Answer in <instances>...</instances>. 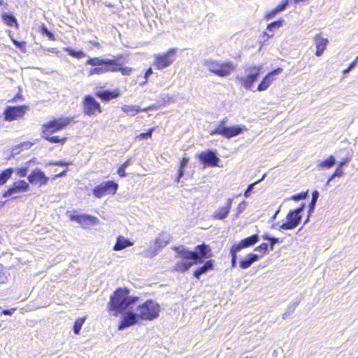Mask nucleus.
<instances>
[{"instance_id":"1","label":"nucleus","mask_w":358,"mask_h":358,"mask_svg":"<svg viewBox=\"0 0 358 358\" xmlns=\"http://www.w3.org/2000/svg\"><path fill=\"white\" fill-rule=\"evenodd\" d=\"M173 249L176 252V257L181 259L176 264L173 270L181 273L187 271L192 266L202 263L204 259L213 256L210 246L206 243L196 245L194 251L189 250L182 245L175 246Z\"/></svg>"},{"instance_id":"2","label":"nucleus","mask_w":358,"mask_h":358,"mask_svg":"<svg viewBox=\"0 0 358 358\" xmlns=\"http://www.w3.org/2000/svg\"><path fill=\"white\" fill-rule=\"evenodd\" d=\"M74 123L73 117H52L41 125V134L43 139L50 143L64 145L68 140L66 136L55 135Z\"/></svg>"},{"instance_id":"3","label":"nucleus","mask_w":358,"mask_h":358,"mask_svg":"<svg viewBox=\"0 0 358 358\" xmlns=\"http://www.w3.org/2000/svg\"><path fill=\"white\" fill-rule=\"evenodd\" d=\"M122 55H118L116 59H102L100 57H89L87 64L94 66L89 71V76L101 75L107 72H120L122 76H130L134 69L129 66H122L119 59Z\"/></svg>"},{"instance_id":"4","label":"nucleus","mask_w":358,"mask_h":358,"mask_svg":"<svg viewBox=\"0 0 358 358\" xmlns=\"http://www.w3.org/2000/svg\"><path fill=\"white\" fill-rule=\"evenodd\" d=\"M130 291L127 287L117 288L110 296L107 305V310L113 316L117 317L123 314L131 306L135 304L139 298L129 296Z\"/></svg>"},{"instance_id":"5","label":"nucleus","mask_w":358,"mask_h":358,"mask_svg":"<svg viewBox=\"0 0 358 358\" xmlns=\"http://www.w3.org/2000/svg\"><path fill=\"white\" fill-rule=\"evenodd\" d=\"M205 65L209 72L221 78L229 76L236 69V65L230 61L209 59Z\"/></svg>"},{"instance_id":"6","label":"nucleus","mask_w":358,"mask_h":358,"mask_svg":"<svg viewBox=\"0 0 358 358\" xmlns=\"http://www.w3.org/2000/svg\"><path fill=\"white\" fill-rule=\"evenodd\" d=\"M248 129L245 125L236 124L231 127L227 125V118H224L219 122L217 127L209 131L210 135H220L226 138H231L241 133L247 131Z\"/></svg>"},{"instance_id":"7","label":"nucleus","mask_w":358,"mask_h":358,"mask_svg":"<svg viewBox=\"0 0 358 358\" xmlns=\"http://www.w3.org/2000/svg\"><path fill=\"white\" fill-rule=\"evenodd\" d=\"M160 306L152 299H148L137 307L141 321H152L159 316Z\"/></svg>"},{"instance_id":"8","label":"nucleus","mask_w":358,"mask_h":358,"mask_svg":"<svg viewBox=\"0 0 358 358\" xmlns=\"http://www.w3.org/2000/svg\"><path fill=\"white\" fill-rule=\"evenodd\" d=\"M83 113L87 116L96 115L103 112L101 103L91 94L85 95L82 101Z\"/></svg>"},{"instance_id":"9","label":"nucleus","mask_w":358,"mask_h":358,"mask_svg":"<svg viewBox=\"0 0 358 358\" xmlns=\"http://www.w3.org/2000/svg\"><path fill=\"white\" fill-rule=\"evenodd\" d=\"M176 50L170 48L162 54L155 55L154 65L157 69L162 70L169 67L176 59Z\"/></svg>"},{"instance_id":"10","label":"nucleus","mask_w":358,"mask_h":358,"mask_svg":"<svg viewBox=\"0 0 358 358\" xmlns=\"http://www.w3.org/2000/svg\"><path fill=\"white\" fill-rule=\"evenodd\" d=\"M305 204L302 203L300 207L294 210L289 211L287 216V221L280 227V229L291 230L295 229L301 222V216L300 213L304 209Z\"/></svg>"},{"instance_id":"11","label":"nucleus","mask_w":358,"mask_h":358,"mask_svg":"<svg viewBox=\"0 0 358 358\" xmlns=\"http://www.w3.org/2000/svg\"><path fill=\"white\" fill-rule=\"evenodd\" d=\"M247 71V75L239 78L238 80L244 88L250 90L255 82L261 75L262 66L260 65L251 66Z\"/></svg>"},{"instance_id":"12","label":"nucleus","mask_w":358,"mask_h":358,"mask_svg":"<svg viewBox=\"0 0 358 358\" xmlns=\"http://www.w3.org/2000/svg\"><path fill=\"white\" fill-rule=\"evenodd\" d=\"M118 184L117 182L113 180H108L96 186L93 189L92 193L96 198L100 199L108 194H116Z\"/></svg>"},{"instance_id":"13","label":"nucleus","mask_w":358,"mask_h":358,"mask_svg":"<svg viewBox=\"0 0 358 358\" xmlns=\"http://www.w3.org/2000/svg\"><path fill=\"white\" fill-rule=\"evenodd\" d=\"M27 110L28 106L26 105L6 106L3 111L4 120L11 122L20 119L24 117Z\"/></svg>"},{"instance_id":"14","label":"nucleus","mask_w":358,"mask_h":358,"mask_svg":"<svg viewBox=\"0 0 358 358\" xmlns=\"http://www.w3.org/2000/svg\"><path fill=\"white\" fill-rule=\"evenodd\" d=\"M69 219L71 221L76 222L84 229L89 228L92 225L98 224L99 222V220L96 217L85 214L70 215Z\"/></svg>"},{"instance_id":"15","label":"nucleus","mask_w":358,"mask_h":358,"mask_svg":"<svg viewBox=\"0 0 358 358\" xmlns=\"http://www.w3.org/2000/svg\"><path fill=\"white\" fill-rule=\"evenodd\" d=\"M120 322L118 324L117 329L123 330L129 327L134 326L137 324L139 321H141L140 317L138 316V313L132 311H128L122 314Z\"/></svg>"},{"instance_id":"16","label":"nucleus","mask_w":358,"mask_h":358,"mask_svg":"<svg viewBox=\"0 0 358 358\" xmlns=\"http://www.w3.org/2000/svg\"><path fill=\"white\" fill-rule=\"evenodd\" d=\"M29 182L38 186L45 185L48 183L50 178L40 169H34L27 178Z\"/></svg>"},{"instance_id":"17","label":"nucleus","mask_w":358,"mask_h":358,"mask_svg":"<svg viewBox=\"0 0 358 358\" xmlns=\"http://www.w3.org/2000/svg\"><path fill=\"white\" fill-rule=\"evenodd\" d=\"M199 159L204 168L217 166L220 161L215 153L211 150L202 152L199 155Z\"/></svg>"},{"instance_id":"18","label":"nucleus","mask_w":358,"mask_h":358,"mask_svg":"<svg viewBox=\"0 0 358 358\" xmlns=\"http://www.w3.org/2000/svg\"><path fill=\"white\" fill-rule=\"evenodd\" d=\"M282 72V69L278 67L275 69L268 73L262 80L260 83L258 85L257 90L262 92L266 90L272 83L275 80V76L280 74Z\"/></svg>"},{"instance_id":"19","label":"nucleus","mask_w":358,"mask_h":358,"mask_svg":"<svg viewBox=\"0 0 358 358\" xmlns=\"http://www.w3.org/2000/svg\"><path fill=\"white\" fill-rule=\"evenodd\" d=\"M29 189V184L24 180H18L10 187L6 191H5L2 196L4 198H7L13 196L14 194L18 192H27Z\"/></svg>"},{"instance_id":"20","label":"nucleus","mask_w":358,"mask_h":358,"mask_svg":"<svg viewBox=\"0 0 358 358\" xmlns=\"http://www.w3.org/2000/svg\"><path fill=\"white\" fill-rule=\"evenodd\" d=\"M233 199L229 198L224 205L213 213L211 217L213 220H224L228 217L233 203Z\"/></svg>"},{"instance_id":"21","label":"nucleus","mask_w":358,"mask_h":358,"mask_svg":"<svg viewBox=\"0 0 358 358\" xmlns=\"http://www.w3.org/2000/svg\"><path fill=\"white\" fill-rule=\"evenodd\" d=\"M95 95L103 102H108L110 100L115 99L121 95L119 89H114L113 90H99L94 92Z\"/></svg>"},{"instance_id":"22","label":"nucleus","mask_w":358,"mask_h":358,"mask_svg":"<svg viewBox=\"0 0 358 358\" xmlns=\"http://www.w3.org/2000/svg\"><path fill=\"white\" fill-rule=\"evenodd\" d=\"M314 42L316 48L315 54L317 57H320L325 51L329 43V40L327 38H324L321 34H317L314 37Z\"/></svg>"},{"instance_id":"23","label":"nucleus","mask_w":358,"mask_h":358,"mask_svg":"<svg viewBox=\"0 0 358 358\" xmlns=\"http://www.w3.org/2000/svg\"><path fill=\"white\" fill-rule=\"evenodd\" d=\"M259 240V236L257 234H254L241 240L238 243L234 244L232 247L240 251L242 249L254 245Z\"/></svg>"},{"instance_id":"24","label":"nucleus","mask_w":358,"mask_h":358,"mask_svg":"<svg viewBox=\"0 0 358 358\" xmlns=\"http://www.w3.org/2000/svg\"><path fill=\"white\" fill-rule=\"evenodd\" d=\"M154 108V106H150L147 108H141L139 106H134V105H124L122 107V110L127 115L129 116H135L138 113H139L140 112H142V111H148V110H152Z\"/></svg>"},{"instance_id":"25","label":"nucleus","mask_w":358,"mask_h":358,"mask_svg":"<svg viewBox=\"0 0 358 358\" xmlns=\"http://www.w3.org/2000/svg\"><path fill=\"white\" fill-rule=\"evenodd\" d=\"M215 268L214 261L213 259L207 260L203 265L196 268L194 272L193 275L194 278L199 279L200 276L209 271H213Z\"/></svg>"},{"instance_id":"26","label":"nucleus","mask_w":358,"mask_h":358,"mask_svg":"<svg viewBox=\"0 0 358 358\" xmlns=\"http://www.w3.org/2000/svg\"><path fill=\"white\" fill-rule=\"evenodd\" d=\"M288 4L289 0H283L280 4L275 6L274 8L266 13L265 15H264V19L265 20H268L274 17L278 13L285 10Z\"/></svg>"},{"instance_id":"27","label":"nucleus","mask_w":358,"mask_h":358,"mask_svg":"<svg viewBox=\"0 0 358 358\" xmlns=\"http://www.w3.org/2000/svg\"><path fill=\"white\" fill-rule=\"evenodd\" d=\"M258 259L259 257L257 255L254 253H250L248 255H246L244 259L240 261L239 266L242 269H246Z\"/></svg>"},{"instance_id":"28","label":"nucleus","mask_w":358,"mask_h":358,"mask_svg":"<svg viewBox=\"0 0 358 358\" xmlns=\"http://www.w3.org/2000/svg\"><path fill=\"white\" fill-rule=\"evenodd\" d=\"M132 245H133V243L131 242H130L129 240L120 236L117 237L116 243L113 246V250L115 251H120V250H124L127 247L131 246Z\"/></svg>"},{"instance_id":"29","label":"nucleus","mask_w":358,"mask_h":358,"mask_svg":"<svg viewBox=\"0 0 358 358\" xmlns=\"http://www.w3.org/2000/svg\"><path fill=\"white\" fill-rule=\"evenodd\" d=\"M1 18L7 26L15 27V29L19 28V24L17 19L12 14L3 13L1 15Z\"/></svg>"},{"instance_id":"30","label":"nucleus","mask_w":358,"mask_h":358,"mask_svg":"<svg viewBox=\"0 0 358 358\" xmlns=\"http://www.w3.org/2000/svg\"><path fill=\"white\" fill-rule=\"evenodd\" d=\"M187 162H188V157H187V155H185L180 162L179 168H178V173H177V178H178L177 180L178 181H179L182 177H183L184 173H185V169L187 164Z\"/></svg>"},{"instance_id":"31","label":"nucleus","mask_w":358,"mask_h":358,"mask_svg":"<svg viewBox=\"0 0 358 358\" xmlns=\"http://www.w3.org/2000/svg\"><path fill=\"white\" fill-rule=\"evenodd\" d=\"M336 164V159L334 156L331 155L327 159L322 161L317 165L318 168L320 169H330Z\"/></svg>"},{"instance_id":"32","label":"nucleus","mask_w":358,"mask_h":358,"mask_svg":"<svg viewBox=\"0 0 358 358\" xmlns=\"http://www.w3.org/2000/svg\"><path fill=\"white\" fill-rule=\"evenodd\" d=\"M13 169L8 168L0 173V186L4 185L12 176Z\"/></svg>"},{"instance_id":"33","label":"nucleus","mask_w":358,"mask_h":358,"mask_svg":"<svg viewBox=\"0 0 358 358\" xmlns=\"http://www.w3.org/2000/svg\"><path fill=\"white\" fill-rule=\"evenodd\" d=\"M64 50L70 56L77 58V59H81L85 56V54L82 50H75L69 47L65 48Z\"/></svg>"},{"instance_id":"34","label":"nucleus","mask_w":358,"mask_h":358,"mask_svg":"<svg viewBox=\"0 0 358 358\" xmlns=\"http://www.w3.org/2000/svg\"><path fill=\"white\" fill-rule=\"evenodd\" d=\"M85 321V317H79L76 320L73 327V332L76 334H79Z\"/></svg>"},{"instance_id":"35","label":"nucleus","mask_w":358,"mask_h":358,"mask_svg":"<svg viewBox=\"0 0 358 358\" xmlns=\"http://www.w3.org/2000/svg\"><path fill=\"white\" fill-rule=\"evenodd\" d=\"M262 238L264 240H266V241H269V249L271 250H273L274 245L276 243H278L282 241H280L278 238L269 237V236L268 234H264L262 236Z\"/></svg>"},{"instance_id":"36","label":"nucleus","mask_w":358,"mask_h":358,"mask_svg":"<svg viewBox=\"0 0 358 358\" xmlns=\"http://www.w3.org/2000/svg\"><path fill=\"white\" fill-rule=\"evenodd\" d=\"M39 31L41 33V34L47 36L48 38H49V40H50V41L55 40L54 34L47 29V27H45V25L44 24H43L40 26Z\"/></svg>"},{"instance_id":"37","label":"nucleus","mask_w":358,"mask_h":358,"mask_svg":"<svg viewBox=\"0 0 358 358\" xmlns=\"http://www.w3.org/2000/svg\"><path fill=\"white\" fill-rule=\"evenodd\" d=\"M13 43L18 48L23 52H26L27 43L24 41H19L13 38H11Z\"/></svg>"},{"instance_id":"38","label":"nucleus","mask_w":358,"mask_h":358,"mask_svg":"<svg viewBox=\"0 0 358 358\" xmlns=\"http://www.w3.org/2000/svg\"><path fill=\"white\" fill-rule=\"evenodd\" d=\"M238 251L233 248L232 246L230 248V255L231 257V266L232 268H235L236 266V260H237V255L236 253Z\"/></svg>"},{"instance_id":"39","label":"nucleus","mask_w":358,"mask_h":358,"mask_svg":"<svg viewBox=\"0 0 358 358\" xmlns=\"http://www.w3.org/2000/svg\"><path fill=\"white\" fill-rule=\"evenodd\" d=\"M343 167H341L338 166V167L336 169L334 173L330 176L327 181V184L329 183L330 181H331L334 178L336 177H342L344 175V173L343 171Z\"/></svg>"},{"instance_id":"40","label":"nucleus","mask_w":358,"mask_h":358,"mask_svg":"<svg viewBox=\"0 0 358 358\" xmlns=\"http://www.w3.org/2000/svg\"><path fill=\"white\" fill-rule=\"evenodd\" d=\"M282 25V20H278L274 22H272L267 24L266 29L268 31H273L275 28H279Z\"/></svg>"},{"instance_id":"41","label":"nucleus","mask_w":358,"mask_h":358,"mask_svg":"<svg viewBox=\"0 0 358 358\" xmlns=\"http://www.w3.org/2000/svg\"><path fill=\"white\" fill-rule=\"evenodd\" d=\"M247 206H248L247 201H243L240 202L236 208V216L238 217L241 213H242L246 208Z\"/></svg>"},{"instance_id":"42","label":"nucleus","mask_w":358,"mask_h":358,"mask_svg":"<svg viewBox=\"0 0 358 358\" xmlns=\"http://www.w3.org/2000/svg\"><path fill=\"white\" fill-rule=\"evenodd\" d=\"M153 131H154V128H150L146 132L139 134L138 135L137 138L140 140L145 139V138H150L152 137Z\"/></svg>"},{"instance_id":"43","label":"nucleus","mask_w":358,"mask_h":358,"mask_svg":"<svg viewBox=\"0 0 358 358\" xmlns=\"http://www.w3.org/2000/svg\"><path fill=\"white\" fill-rule=\"evenodd\" d=\"M268 248H269V244H267L266 243H262L259 246L255 248V250L260 251L262 252V255H265L267 253Z\"/></svg>"},{"instance_id":"44","label":"nucleus","mask_w":358,"mask_h":358,"mask_svg":"<svg viewBox=\"0 0 358 358\" xmlns=\"http://www.w3.org/2000/svg\"><path fill=\"white\" fill-rule=\"evenodd\" d=\"M28 170H29V169L27 166H22V167L18 168L16 170V174L20 178L25 177L28 173Z\"/></svg>"},{"instance_id":"45","label":"nucleus","mask_w":358,"mask_h":358,"mask_svg":"<svg viewBox=\"0 0 358 358\" xmlns=\"http://www.w3.org/2000/svg\"><path fill=\"white\" fill-rule=\"evenodd\" d=\"M308 190L303 192H301V193L295 194V195H293L292 199L294 201H299L301 199H306L308 196Z\"/></svg>"},{"instance_id":"46","label":"nucleus","mask_w":358,"mask_h":358,"mask_svg":"<svg viewBox=\"0 0 358 358\" xmlns=\"http://www.w3.org/2000/svg\"><path fill=\"white\" fill-rule=\"evenodd\" d=\"M125 169H126V168H124V167H123L122 166H120L118 168V169L117 171V174H118V176L120 177L123 178V177L126 176L127 174H126V172H125Z\"/></svg>"},{"instance_id":"47","label":"nucleus","mask_w":358,"mask_h":358,"mask_svg":"<svg viewBox=\"0 0 358 358\" xmlns=\"http://www.w3.org/2000/svg\"><path fill=\"white\" fill-rule=\"evenodd\" d=\"M16 309H17L16 308H13L9 310L5 309V310H2L1 314L5 315H11L16 310Z\"/></svg>"},{"instance_id":"48","label":"nucleus","mask_w":358,"mask_h":358,"mask_svg":"<svg viewBox=\"0 0 358 358\" xmlns=\"http://www.w3.org/2000/svg\"><path fill=\"white\" fill-rule=\"evenodd\" d=\"M351 161L350 157H346L343 158L338 164V166L343 167L346 164L349 163Z\"/></svg>"},{"instance_id":"49","label":"nucleus","mask_w":358,"mask_h":358,"mask_svg":"<svg viewBox=\"0 0 358 358\" xmlns=\"http://www.w3.org/2000/svg\"><path fill=\"white\" fill-rule=\"evenodd\" d=\"M23 96L21 94V93L18 92L15 94V96L9 100V102H16L17 100H22Z\"/></svg>"},{"instance_id":"50","label":"nucleus","mask_w":358,"mask_h":358,"mask_svg":"<svg viewBox=\"0 0 358 358\" xmlns=\"http://www.w3.org/2000/svg\"><path fill=\"white\" fill-rule=\"evenodd\" d=\"M253 186H254V184H250V185H248L246 191L244 193L245 197H248L249 196L250 192L252 191V189L253 188Z\"/></svg>"},{"instance_id":"51","label":"nucleus","mask_w":358,"mask_h":358,"mask_svg":"<svg viewBox=\"0 0 358 358\" xmlns=\"http://www.w3.org/2000/svg\"><path fill=\"white\" fill-rule=\"evenodd\" d=\"M152 69L151 68H148L145 73V81L144 83H147L148 78L152 74Z\"/></svg>"},{"instance_id":"52","label":"nucleus","mask_w":358,"mask_h":358,"mask_svg":"<svg viewBox=\"0 0 358 358\" xmlns=\"http://www.w3.org/2000/svg\"><path fill=\"white\" fill-rule=\"evenodd\" d=\"M66 173V170H64V171L56 174L54 177H52V180H55L58 178L65 176Z\"/></svg>"},{"instance_id":"53","label":"nucleus","mask_w":358,"mask_h":358,"mask_svg":"<svg viewBox=\"0 0 358 358\" xmlns=\"http://www.w3.org/2000/svg\"><path fill=\"white\" fill-rule=\"evenodd\" d=\"M355 64H356L355 61L351 62L350 64L349 65V66L343 71V73H348V71H350L352 68L355 67Z\"/></svg>"},{"instance_id":"54","label":"nucleus","mask_w":358,"mask_h":358,"mask_svg":"<svg viewBox=\"0 0 358 358\" xmlns=\"http://www.w3.org/2000/svg\"><path fill=\"white\" fill-rule=\"evenodd\" d=\"M319 196V193L317 190H315L312 194V201H317V198Z\"/></svg>"},{"instance_id":"55","label":"nucleus","mask_w":358,"mask_h":358,"mask_svg":"<svg viewBox=\"0 0 358 358\" xmlns=\"http://www.w3.org/2000/svg\"><path fill=\"white\" fill-rule=\"evenodd\" d=\"M130 163H131V160L130 159H127L121 166L124 167V168H127L130 164Z\"/></svg>"},{"instance_id":"56","label":"nucleus","mask_w":358,"mask_h":358,"mask_svg":"<svg viewBox=\"0 0 358 358\" xmlns=\"http://www.w3.org/2000/svg\"><path fill=\"white\" fill-rule=\"evenodd\" d=\"M316 201H311L310 203V208L311 210H313L315 206Z\"/></svg>"},{"instance_id":"57","label":"nucleus","mask_w":358,"mask_h":358,"mask_svg":"<svg viewBox=\"0 0 358 358\" xmlns=\"http://www.w3.org/2000/svg\"><path fill=\"white\" fill-rule=\"evenodd\" d=\"M278 212H279V210L275 212V215L273 217V219L275 218V216H276L277 213H278Z\"/></svg>"},{"instance_id":"58","label":"nucleus","mask_w":358,"mask_h":358,"mask_svg":"<svg viewBox=\"0 0 358 358\" xmlns=\"http://www.w3.org/2000/svg\"><path fill=\"white\" fill-rule=\"evenodd\" d=\"M57 165H61L62 163L59 162V163H57Z\"/></svg>"},{"instance_id":"59","label":"nucleus","mask_w":358,"mask_h":358,"mask_svg":"<svg viewBox=\"0 0 358 358\" xmlns=\"http://www.w3.org/2000/svg\"><path fill=\"white\" fill-rule=\"evenodd\" d=\"M245 358H252V357H245Z\"/></svg>"}]
</instances>
